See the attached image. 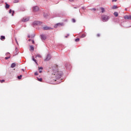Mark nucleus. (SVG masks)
I'll use <instances>...</instances> for the list:
<instances>
[{
	"label": "nucleus",
	"mask_w": 131,
	"mask_h": 131,
	"mask_svg": "<svg viewBox=\"0 0 131 131\" xmlns=\"http://www.w3.org/2000/svg\"><path fill=\"white\" fill-rule=\"evenodd\" d=\"M15 13V11L14 10L12 11V16H14V13Z\"/></svg>",
	"instance_id": "29"
},
{
	"label": "nucleus",
	"mask_w": 131,
	"mask_h": 131,
	"mask_svg": "<svg viewBox=\"0 0 131 131\" xmlns=\"http://www.w3.org/2000/svg\"><path fill=\"white\" fill-rule=\"evenodd\" d=\"M55 17H60V14L56 13V16Z\"/></svg>",
	"instance_id": "24"
},
{
	"label": "nucleus",
	"mask_w": 131,
	"mask_h": 131,
	"mask_svg": "<svg viewBox=\"0 0 131 131\" xmlns=\"http://www.w3.org/2000/svg\"><path fill=\"white\" fill-rule=\"evenodd\" d=\"M39 8L38 7V6H35L33 8V12H37V11H39Z\"/></svg>",
	"instance_id": "8"
},
{
	"label": "nucleus",
	"mask_w": 131,
	"mask_h": 131,
	"mask_svg": "<svg viewBox=\"0 0 131 131\" xmlns=\"http://www.w3.org/2000/svg\"><path fill=\"white\" fill-rule=\"evenodd\" d=\"M114 16H115V17H118V12H115L114 13Z\"/></svg>",
	"instance_id": "15"
},
{
	"label": "nucleus",
	"mask_w": 131,
	"mask_h": 131,
	"mask_svg": "<svg viewBox=\"0 0 131 131\" xmlns=\"http://www.w3.org/2000/svg\"><path fill=\"white\" fill-rule=\"evenodd\" d=\"M50 60H51V55L48 54L44 61H50Z\"/></svg>",
	"instance_id": "6"
},
{
	"label": "nucleus",
	"mask_w": 131,
	"mask_h": 131,
	"mask_svg": "<svg viewBox=\"0 0 131 131\" xmlns=\"http://www.w3.org/2000/svg\"><path fill=\"white\" fill-rule=\"evenodd\" d=\"M101 18L102 21L103 22H107V21L110 19V17H109V16L105 15H102Z\"/></svg>",
	"instance_id": "2"
},
{
	"label": "nucleus",
	"mask_w": 131,
	"mask_h": 131,
	"mask_svg": "<svg viewBox=\"0 0 131 131\" xmlns=\"http://www.w3.org/2000/svg\"><path fill=\"white\" fill-rule=\"evenodd\" d=\"M97 36H98V37H99L100 36V34H97Z\"/></svg>",
	"instance_id": "37"
},
{
	"label": "nucleus",
	"mask_w": 131,
	"mask_h": 131,
	"mask_svg": "<svg viewBox=\"0 0 131 131\" xmlns=\"http://www.w3.org/2000/svg\"><path fill=\"white\" fill-rule=\"evenodd\" d=\"M28 37L29 38H30L31 37H30V36L29 35V36H28Z\"/></svg>",
	"instance_id": "41"
},
{
	"label": "nucleus",
	"mask_w": 131,
	"mask_h": 131,
	"mask_svg": "<svg viewBox=\"0 0 131 131\" xmlns=\"http://www.w3.org/2000/svg\"><path fill=\"white\" fill-rule=\"evenodd\" d=\"M32 60H33V61H34V62H35L36 64H37V61H36V59H35L34 58V57H33V58H32Z\"/></svg>",
	"instance_id": "21"
},
{
	"label": "nucleus",
	"mask_w": 131,
	"mask_h": 131,
	"mask_svg": "<svg viewBox=\"0 0 131 131\" xmlns=\"http://www.w3.org/2000/svg\"><path fill=\"white\" fill-rule=\"evenodd\" d=\"M32 43H34V40H32Z\"/></svg>",
	"instance_id": "38"
},
{
	"label": "nucleus",
	"mask_w": 131,
	"mask_h": 131,
	"mask_svg": "<svg viewBox=\"0 0 131 131\" xmlns=\"http://www.w3.org/2000/svg\"><path fill=\"white\" fill-rule=\"evenodd\" d=\"M82 9H84V7H82Z\"/></svg>",
	"instance_id": "48"
},
{
	"label": "nucleus",
	"mask_w": 131,
	"mask_h": 131,
	"mask_svg": "<svg viewBox=\"0 0 131 131\" xmlns=\"http://www.w3.org/2000/svg\"><path fill=\"white\" fill-rule=\"evenodd\" d=\"M42 69H43V68H42V67H40V68H39L38 70H39V73H41L42 71H40V70H42Z\"/></svg>",
	"instance_id": "18"
},
{
	"label": "nucleus",
	"mask_w": 131,
	"mask_h": 131,
	"mask_svg": "<svg viewBox=\"0 0 131 131\" xmlns=\"http://www.w3.org/2000/svg\"><path fill=\"white\" fill-rule=\"evenodd\" d=\"M72 22L73 23H75V22H76V21L75 20V19L74 18L72 19Z\"/></svg>",
	"instance_id": "26"
},
{
	"label": "nucleus",
	"mask_w": 131,
	"mask_h": 131,
	"mask_svg": "<svg viewBox=\"0 0 131 131\" xmlns=\"http://www.w3.org/2000/svg\"><path fill=\"white\" fill-rule=\"evenodd\" d=\"M15 51H16V52H18V48H15Z\"/></svg>",
	"instance_id": "36"
},
{
	"label": "nucleus",
	"mask_w": 131,
	"mask_h": 131,
	"mask_svg": "<svg viewBox=\"0 0 131 131\" xmlns=\"http://www.w3.org/2000/svg\"><path fill=\"white\" fill-rule=\"evenodd\" d=\"M17 78H18V79H21V78H22V75H20L17 76Z\"/></svg>",
	"instance_id": "23"
},
{
	"label": "nucleus",
	"mask_w": 131,
	"mask_h": 131,
	"mask_svg": "<svg viewBox=\"0 0 131 131\" xmlns=\"http://www.w3.org/2000/svg\"><path fill=\"white\" fill-rule=\"evenodd\" d=\"M125 11H127V9H126V8H125Z\"/></svg>",
	"instance_id": "43"
},
{
	"label": "nucleus",
	"mask_w": 131,
	"mask_h": 131,
	"mask_svg": "<svg viewBox=\"0 0 131 131\" xmlns=\"http://www.w3.org/2000/svg\"><path fill=\"white\" fill-rule=\"evenodd\" d=\"M15 67H16V64H15V63H12L11 65V68H14Z\"/></svg>",
	"instance_id": "12"
},
{
	"label": "nucleus",
	"mask_w": 131,
	"mask_h": 131,
	"mask_svg": "<svg viewBox=\"0 0 131 131\" xmlns=\"http://www.w3.org/2000/svg\"><path fill=\"white\" fill-rule=\"evenodd\" d=\"M66 68H67V65H66Z\"/></svg>",
	"instance_id": "46"
},
{
	"label": "nucleus",
	"mask_w": 131,
	"mask_h": 131,
	"mask_svg": "<svg viewBox=\"0 0 131 131\" xmlns=\"http://www.w3.org/2000/svg\"><path fill=\"white\" fill-rule=\"evenodd\" d=\"M44 17H47V15H44Z\"/></svg>",
	"instance_id": "44"
},
{
	"label": "nucleus",
	"mask_w": 131,
	"mask_h": 131,
	"mask_svg": "<svg viewBox=\"0 0 131 131\" xmlns=\"http://www.w3.org/2000/svg\"><path fill=\"white\" fill-rule=\"evenodd\" d=\"M15 41L17 45H19V43H18V41L17 40V38H15Z\"/></svg>",
	"instance_id": "28"
},
{
	"label": "nucleus",
	"mask_w": 131,
	"mask_h": 131,
	"mask_svg": "<svg viewBox=\"0 0 131 131\" xmlns=\"http://www.w3.org/2000/svg\"><path fill=\"white\" fill-rule=\"evenodd\" d=\"M59 25L62 26V25H63V24L58 23V24H56V25L54 26L55 28H57V27H58V26H59Z\"/></svg>",
	"instance_id": "10"
},
{
	"label": "nucleus",
	"mask_w": 131,
	"mask_h": 131,
	"mask_svg": "<svg viewBox=\"0 0 131 131\" xmlns=\"http://www.w3.org/2000/svg\"><path fill=\"white\" fill-rule=\"evenodd\" d=\"M68 36H69V34H68Z\"/></svg>",
	"instance_id": "49"
},
{
	"label": "nucleus",
	"mask_w": 131,
	"mask_h": 131,
	"mask_svg": "<svg viewBox=\"0 0 131 131\" xmlns=\"http://www.w3.org/2000/svg\"><path fill=\"white\" fill-rule=\"evenodd\" d=\"M78 7H74V9H77Z\"/></svg>",
	"instance_id": "39"
},
{
	"label": "nucleus",
	"mask_w": 131,
	"mask_h": 131,
	"mask_svg": "<svg viewBox=\"0 0 131 131\" xmlns=\"http://www.w3.org/2000/svg\"><path fill=\"white\" fill-rule=\"evenodd\" d=\"M75 41L77 42V41H79V38H77L75 39Z\"/></svg>",
	"instance_id": "27"
},
{
	"label": "nucleus",
	"mask_w": 131,
	"mask_h": 131,
	"mask_svg": "<svg viewBox=\"0 0 131 131\" xmlns=\"http://www.w3.org/2000/svg\"><path fill=\"white\" fill-rule=\"evenodd\" d=\"M124 19H127L128 20H131V15H125L124 17Z\"/></svg>",
	"instance_id": "9"
},
{
	"label": "nucleus",
	"mask_w": 131,
	"mask_h": 131,
	"mask_svg": "<svg viewBox=\"0 0 131 131\" xmlns=\"http://www.w3.org/2000/svg\"><path fill=\"white\" fill-rule=\"evenodd\" d=\"M42 29H43V30H52V28H51V27H48V26H45V27H43L42 28Z\"/></svg>",
	"instance_id": "7"
},
{
	"label": "nucleus",
	"mask_w": 131,
	"mask_h": 131,
	"mask_svg": "<svg viewBox=\"0 0 131 131\" xmlns=\"http://www.w3.org/2000/svg\"><path fill=\"white\" fill-rule=\"evenodd\" d=\"M29 41H30V39H29Z\"/></svg>",
	"instance_id": "50"
},
{
	"label": "nucleus",
	"mask_w": 131,
	"mask_h": 131,
	"mask_svg": "<svg viewBox=\"0 0 131 131\" xmlns=\"http://www.w3.org/2000/svg\"><path fill=\"white\" fill-rule=\"evenodd\" d=\"M37 79L38 80V81H42V78H39L38 77H37Z\"/></svg>",
	"instance_id": "20"
},
{
	"label": "nucleus",
	"mask_w": 131,
	"mask_h": 131,
	"mask_svg": "<svg viewBox=\"0 0 131 131\" xmlns=\"http://www.w3.org/2000/svg\"><path fill=\"white\" fill-rule=\"evenodd\" d=\"M70 1V2H72V1H73V0H69Z\"/></svg>",
	"instance_id": "45"
},
{
	"label": "nucleus",
	"mask_w": 131,
	"mask_h": 131,
	"mask_svg": "<svg viewBox=\"0 0 131 131\" xmlns=\"http://www.w3.org/2000/svg\"><path fill=\"white\" fill-rule=\"evenodd\" d=\"M0 82L3 83V82H5V80H0Z\"/></svg>",
	"instance_id": "31"
},
{
	"label": "nucleus",
	"mask_w": 131,
	"mask_h": 131,
	"mask_svg": "<svg viewBox=\"0 0 131 131\" xmlns=\"http://www.w3.org/2000/svg\"><path fill=\"white\" fill-rule=\"evenodd\" d=\"M35 25H41V22L39 21H34L33 23V26H35Z\"/></svg>",
	"instance_id": "3"
},
{
	"label": "nucleus",
	"mask_w": 131,
	"mask_h": 131,
	"mask_svg": "<svg viewBox=\"0 0 131 131\" xmlns=\"http://www.w3.org/2000/svg\"><path fill=\"white\" fill-rule=\"evenodd\" d=\"M9 55H10V53H9V52H7V53L6 54V56H9Z\"/></svg>",
	"instance_id": "32"
},
{
	"label": "nucleus",
	"mask_w": 131,
	"mask_h": 131,
	"mask_svg": "<svg viewBox=\"0 0 131 131\" xmlns=\"http://www.w3.org/2000/svg\"><path fill=\"white\" fill-rule=\"evenodd\" d=\"M40 38L41 39V40H42V41L46 40V39H47V36H46L45 35L43 34H41L40 35Z\"/></svg>",
	"instance_id": "4"
},
{
	"label": "nucleus",
	"mask_w": 131,
	"mask_h": 131,
	"mask_svg": "<svg viewBox=\"0 0 131 131\" xmlns=\"http://www.w3.org/2000/svg\"><path fill=\"white\" fill-rule=\"evenodd\" d=\"M30 51H34V48L33 47V46H30Z\"/></svg>",
	"instance_id": "13"
},
{
	"label": "nucleus",
	"mask_w": 131,
	"mask_h": 131,
	"mask_svg": "<svg viewBox=\"0 0 131 131\" xmlns=\"http://www.w3.org/2000/svg\"><path fill=\"white\" fill-rule=\"evenodd\" d=\"M10 58H11V56L6 57H5V59L6 60H9V59H10Z\"/></svg>",
	"instance_id": "25"
},
{
	"label": "nucleus",
	"mask_w": 131,
	"mask_h": 131,
	"mask_svg": "<svg viewBox=\"0 0 131 131\" xmlns=\"http://www.w3.org/2000/svg\"><path fill=\"white\" fill-rule=\"evenodd\" d=\"M117 8L118 7H117V6H116V5H114L112 7V9H113V10H115V9H117Z\"/></svg>",
	"instance_id": "17"
},
{
	"label": "nucleus",
	"mask_w": 131,
	"mask_h": 131,
	"mask_svg": "<svg viewBox=\"0 0 131 131\" xmlns=\"http://www.w3.org/2000/svg\"><path fill=\"white\" fill-rule=\"evenodd\" d=\"M22 22H27V21H29V17H25L21 19Z\"/></svg>",
	"instance_id": "5"
},
{
	"label": "nucleus",
	"mask_w": 131,
	"mask_h": 131,
	"mask_svg": "<svg viewBox=\"0 0 131 131\" xmlns=\"http://www.w3.org/2000/svg\"><path fill=\"white\" fill-rule=\"evenodd\" d=\"M96 8H92V9H91V10H93V11H96Z\"/></svg>",
	"instance_id": "34"
},
{
	"label": "nucleus",
	"mask_w": 131,
	"mask_h": 131,
	"mask_svg": "<svg viewBox=\"0 0 131 131\" xmlns=\"http://www.w3.org/2000/svg\"><path fill=\"white\" fill-rule=\"evenodd\" d=\"M32 37H34V36H32Z\"/></svg>",
	"instance_id": "47"
},
{
	"label": "nucleus",
	"mask_w": 131,
	"mask_h": 131,
	"mask_svg": "<svg viewBox=\"0 0 131 131\" xmlns=\"http://www.w3.org/2000/svg\"><path fill=\"white\" fill-rule=\"evenodd\" d=\"M100 10H101V13H104V12H105V9L103 7L100 8Z\"/></svg>",
	"instance_id": "16"
},
{
	"label": "nucleus",
	"mask_w": 131,
	"mask_h": 131,
	"mask_svg": "<svg viewBox=\"0 0 131 131\" xmlns=\"http://www.w3.org/2000/svg\"><path fill=\"white\" fill-rule=\"evenodd\" d=\"M0 39L1 40H5L6 39V37L5 36H1Z\"/></svg>",
	"instance_id": "11"
},
{
	"label": "nucleus",
	"mask_w": 131,
	"mask_h": 131,
	"mask_svg": "<svg viewBox=\"0 0 131 131\" xmlns=\"http://www.w3.org/2000/svg\"><path fill=\"white\" fill-rule=\"evenodd\" d=\"M37 57H38V58H41V55H40V54H37L35 58H37Z\"/></svg>",
	"instance_id": "19"
},
{
	"label": "nucleus",
	"mask_w": 131,
	"mask_h": 131,
	"mask_svg": "<svg viewBox=\"0 0 131 131\" xmlns=\"http://www.w3.org/2000/svg\"><path fill=\"white\" fill-rule=\"evenodd\" d=\"M12 9H10L9 10V14H11L12 13Z\"/></svg>",
	"instance_id": "33"
},
{
	"label": "nucleus",
	"mask_w": 131,
	"mask_h": 131,
	"mask_svg": "<svg viewBox=\"0 0 131 131\" xmlns=\"http://www.w3.org/2000/svg\"><path fill=\"white\" fill-rule=\"evenodd\" d=\"M65 37L67 38V37H68V36H65Z\"/></svg>",
	"instance_id": "42"
},
{
	"label": "nucleus",
	"mask_w": 131,
	"mask_h": 131,
	"mask_svg": "<svg viewBox=\"0 0 131 131\" xmlns=\"http://www.w3.org/2000/svg\"><path fill=\"white\" fill-rule=\"evenodd\" d=\"M5 8L6 9H9V8H10V5L7 3H6Z\"/></svg>",
	"instance_id": "14"
},
{
	"label": "nucleus",
	"mask_w": 131,
	"mask_h": 131,
	"mask_svg": "<svg viewBox=\"0 0 131 131\" xmlns=\"http://www.w3.org/2000/svg\"><path fill=\"white\" fill-rule=\"evenodd\" d=\"M34 75H38V73H37V72H36L34 73Z\"/></svg>",
	"instance_id": "30"
},
{
	"label": "nucleus",
	"mask_w": 131,
	"mask_h": 131,
	"mask_svg": "<svg viewBox=\"0 0 131 131\" xmlns=\"http://www.w3.org/2000/svg\"><path fill=\"white\" fill-rule=\"evenodd\" d=\"M113 2H117V0H113Z\"/></svg>",
	"instance_id": "40"
},
{
	"label": "nucleus",
	"mask_w": 131,
	"mask_h": 131,
	"mask_svg": "<svg viewBox=\"0 0 131 131\" xmlns=\"http://www.w3.org/2000/svg\"><path fill=\"white\" fill-rule=\"evenodd\" d=\"M19 1L18 0H15L14 3H18Z\"/></svg>",
	"instance_id": "35"
},
{
	"label": "nucleus",
	"mask_w": 131,
	"mask_h": 131,
	"mask_svg": "<svg viewBox=\"0 0 131 131\" xmlns=\"http://www.w3.org/2000/svg\"><path fill=\"white\" fill-rule=\"evenodd\" d=\"M52 70L53 72H54V74H53V77H55V78H56V79L54 80L55 81H57V83H56V84H58V83H60V82H62V81H61V80L59 79V78H61V77H62V76L63 75V72L58 71L57 66L53 67Z\"/></svg>",
	"instance_id": "1"
},
{
	"label": "nucleus",
	"mask_w": 131,
	"mask_h": 131,
	"mask_svg": "<svg viewBox=\"0 0 131 131\" xmlns=\"http://www.w3.org/2000/svg\"><path fill=\"white\" fill-rule=\"evenodd\" d=\"M85 36H86L85 34H83L81 35V38H83L84 37H85Z\"/></svg>",
	"instance_id": "22"
}]
</instances>
